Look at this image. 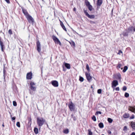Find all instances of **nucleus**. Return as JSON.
<instances>
[{"label": "nucleus", "instance_id": "obj_1", "mask_svg": "<svg viewBox=\"0 0 135 135\" xmlns=\"http://www.w3.org/2000/svg\"><path fill=\"white\" fill-rule=\"evenodd\" d=\"M45 122V119L43 118H37V122L39 129L41 128V127L44 124Z\"/></svg>", "mask_w": 135, "mask_h": 135}, {"label": "nucleus", "instance_id": "obj_2", "mask_svg": "<svg viewBox=\"0 0 135 135\" xmlns=\"http://www.w3.org/2000/svg\"><path fill=\"white\" fill-rule=\"evenodd\" d=\"M52 38L55 44H59L60 46L61 45V44L60 40L56 36L53 35L52 36Z\"/></svg>", "mask_w": 135, "mask_h": 135}, {"label": "nucleus", "instance_id": "obj_3", "mask_svg": "<svg viewBox=\"0 0 135 135\" xmlns=\"http://www.w3.org/2000/svg\"><path fill=\"white\" fill-rule=\"evenodd\" d=\"M30 88L31 90L33 91H35L36 90V87L35 86V84L33 82L31 81L30 83Z\"/></svg>", "mask_w": 135, "mask_h": 135}, {"label": "nucleus", "instance_id": "obj_4", "mask_svg": "<svg viewBox=\"0 0 135 135\" xmlns=\"http://www.w3.org/2000/svg\"><path fill=\"white\" fill-rule=\"evenodd\" d=\"M68 107L71 111H72L74 110L75 106L72 102H71L69 104Z\"/></svg>", "mask_w": 135, "mask_h": 135}, {"label": "nucleus", "instance_id": "obj_5", "mask_svg": "<svg viewBox=\"0 0 135 135\" xmlns=\"http://www.w3.org/2000/svg\"><path fill=\"white\" fill-rule=\"evenodd\" d=\"M28 22L30 23H33L34 22V20L33 18L30 15H29L26 17Z\"/></svg>", "mask_w": 135, "mask_h": 135}, {"label": "nucleus", "instance_id": "obj_6", "mask_svg": "<svg viewBox=\"0 0 135 135\" xmlns=\"http://www.w3.org/2000/svg\"><path fill=\"white\" fill-rule=\"evenodd\" d=\"M36 49L38 52H40L41 51V45L39 41L38 40L36 42Z\"/></svg>", "mask_w": 135, "mask_h": 135}, {"label": "nucleus", "instance_id": "obj_7", "mask_svg": "<svg viewBox=\"0 0 135 135\" xmlns=\"http://www.w3.org/2000/svg\"><path fill=\"white\" fill-rule=\"evenodd\" d=\"M118 85V82L117 80H114L112 82V87L113 88H114L117 86Z\"/></svg>", "mask_w": 135, "mask_h": 135}, {"label": "nucleus", "instance_id": "obj_8", "mask_svg": "<svg viewBox=\"0 0 135 135\" xmlns=\"http://www.w3.org/2000/svg\"><path fill=\"white\" fill-rule=\"evenodd\" d=\"M85 75L87 80L89 82L91 81V80L92 77L90 75V73L86 72Z\"/></svg>", "mask_w": 135, "mask_h": 135}, {"label": "nucleus", "instance_id": "obj_9", "mask_svg": "<svg viewBox=\"0 0 135 135\" xmlns=\"http://www.w3.org/2000/svg\"><path fill=\"white\" fill-rule=\"evenodd\" d=\"M32 74L31 72L27 73L26 75V79L28 80H31L32 78Z\"/></svg>", "mask_w": 135, "mask_h": 135}, {"label": "nucleus", "instance_id": "obj_10", "mask_svg": "<svg viewBox=\"0 0 135 135\" xmlns=\"http://www.w3.org/2000/svg\"><path fill=\"white\" fill-rule=\"evenodd\" d=\"M1 38L0 37V45L1 46L2 51L4 52V49L5 48V47L4 46L3 42L1 40Z\"/></svg>", "mask_w": 135, "mask_h": 135}, {"label": "nucleus", "instance_id": "obj_11", "mask_svg": "<svg viewBox=\"0 0 135 135\" xmlns=\"http://www.w3.org/2000/svg\"><path fill=\"white\" fill-rule=\"evenodd\" d=\"M51 83L52 85L54 87H57L58 86V82L56 80H53L52 81Z\"/></svg>", "mask_w": 135, "mask_h": 135}, {"label": "nucleus", "instance_id": "obj_12", "mask_svg": "<svg viewBox=\"0 0 135 135\" xmlns=\"http://www.w3.org/2000/svg\"><path fill=\"white\" fill-rule=\"evenodd\" d=\"M22 9L23 13L24 14L26 17V16L27 17L29 15V14L27 12L26 9L24 8L23 7H22Z\"/></svg>", "mask_w": 135, "mask_h": 135}, {"label": "nucleus", "instance_id": "obj_13", "mask_svg": "<svg viewBox=\"0 0 135 135\" xmlns=\"http://www.w3.org/2000/svg\"><path fill=\"white\" fill-rule=\"evenodd\" d=\"M127 30L129 32L133 31H135V28L132 26L129 27Z\"/></svg>", "mask_w": 135, "mask_h": 135}, {"label": "nucleus", "instance_id": "obj_14", "mask_svg": "<svg viewBox=\"0 0 135 135\" xmlns=\"http://www.w3.org/2000/svg\"><path fill=\"white\" fill-rule=\"evenodd\" d=\"M103 3L102 0H97V7L101 6Z\"/></svg>", "mask_w": 135, "mask_h": 135}, {"label": "nucleus", "instance_id": "obj_15", "mask_svg": "<svg viewBox=\"0 0 135 135\" xmlns=\"http://www.w3.org/2000/svg\"><path fill=\"white\" fill-rule=\"evenodd\" d=\"M128 110L132 112L135 113V108L133 107L129 106L128 107Z\"/></svg>", "mask_w": 135, "mask_h": 135}, {"label": "nucleus", "instance_id": "obj_16", "mask_svg": "<svg viewBox=\"0 0 135 135\" xmlns=\"http://www.w3.org/2000/svg\"><path fill=\"white\" fill-rule=\"evenodd\" d=\"M60 25L61 26V27H62V28L65 31H67V30H66V27H65V26L64 25V24H63L62 22V21H60Z\"/></svg>", "mask_w": 135, "mask_h": 135}, {"label": "nucleus", "instance_id": "obj_17", "mask_svg": "<svg viewBox=\"0 0 135 135\" xmlns=\"http://www.w3.org/2000/svg\"><path fill=\"white\" fill-rule=\"evenodd\" d=\"M132 128L133 129L135 128V123L134 122H131V124H130Z\"/></svg>", "mask_w": 135, "mask_h": 135}, {"label": "nucleus", "instance_id": "obj_18", "mask_svg": "<svg viewBox=\"0 0 135 135\" xmlns=\"http://www.w3.org/2000/svg\"><path fill=\"white\" fill-rule=\"evenodd\" d=\"M126 32H123V35L124 36H127L128 35V33L129 32H128L127 30H126Z\"/></svg>", "mask_w": 135, "mask_h": 135}, {"label": "nucleus", "instance_id": "obj_19", "mask_svg": "<svg viewBox=\"0 0 135 135\" xmlns=\"http://www.w3.org/2000/svg\"><path fill=\"white\" fill-rule=\"evenodd\" d=\"M65 66L68 69H70V64L67 63H65Z\"/></svg>", "mask_w": 135, "mask_h": 135}, {"label": "nucleus", "instance_id": "obj_20", "mask_svg": "<svg viewBox=\"0 0 135 135\" xmlns=\"http://www.w3.org/2000/svg\"><path fill=\"white\" fill-rule=\"evenodd\" d=\"M123 117L124 118H128L129 117V115L128 113H125L123 115Z\"/></svg>", "mask_w": 135, "mask_h": 135}, {"label": "nucleus", "instance_id": "obj_21", "mask_svg": "<svg viewBox=\"0 0 135 135\" xmlns=\"http://www.w3.org/2000/svg\"><path fill=\"white\" fill-rule=\"evenodd\" d=\"M34 131L36 134H37L38 133V129L36 127H35L34 129Z\"/></svg>", "mask_w": 135, "mask_h": 135}, {"label": "nucleus", "instance_id": "obj_22", "mask_svg": "<svg viewBox=\"0 0 135 135\" xmlns=\"http://www.w3.org/2000/svg\"><path fill=\"white\" fill-rule=\"evenodd\" d=\"M88 17L90 18L93 19L95 17V15H90L89 14L88 15Z\"/></svg>", "mask_w": 135, "mask_h": 135}, {"label": "nucleus", "instance_id": "obj_23", "mask_svg": "<svg viewBox=\"0 0 135 135\" xmlns=\"http://www.w3.org/2000/svg\"><path fill=\"white\" fill-rule=\"evenodd\" d=\"M71 45L74 47H75V44L74 42L73 41H71V42H70Z\"/></svg>", "mask_w": 135, "mask_h": 135}, {"label": "nucleus", "instance_id": "obj_24", "mask_svg": "<svg viewBox=\"0 0 135 135\" xmlns=\"http://www.w3.org/2000/svg\"><path fill=\"white\" fill-rule=\"evenodd\" d=\"M99 127L100 128H102L104 127V126L103 123L101 122L99 123L98 124Z\"/></svg>", "mask_w": 135, "mask_h": 135}, {"label": "nucleus", "instance_id": "obj_25", "mask_svg": "<svg viewBox=\"0 0 135 135\" xmlns=\"http://www.w3.org/2000/svg\"><path fill=\"white\" fill-rule=\"evenodd\" d=\"M128 67L127 66H125L124 68V69L123 70V73H125L126 70L128 69Z\"/></svg>", "mask_w": 135, "mask_h": 135}, {"label": "nucleus", "instance_id": "obj_26", "mask_svg": "<svg viewBox=\"0 0 135 135\" xmlns=\"http://www.w3.org/2000/svg\"><path fill=\"white\" fill-rule=\"evenodd\" d=\"M122 66V65L120 64L119 63H118V65L117 66V68L118 69H119V68H120Z\"/></svg>", "mask_w": 135, "mask_h": 135}, {"label": "nucleus", "instance_id": "obj_27", "mask_svg": "<svg viewBox=\"0 0 135 135\" xmlns=\"http://www.w3.org/2000/svg\"><path fill=\"white\" fill-rule=\"evenodd\" d=\"M69 132V131L68 129H65L63 131V132L65 134H68V133Z\"/></svg>", "mask_w": 135, "mask_h": 135}, {"label": "nucleus", "instance_id": "obj_28", "mask_svg": "<svg viewBox=\"0 0 135 135\" xmlns=\"http://www.w3.org/2000/svg\"><path fill=\"white\" fill-rule=\"evenodd\" d=\"M87 7L90 11H91L93 9V7L91 5H90Z\"/></svg>", "mask_w": 135, "mask_h": 135}, {"label": "nucleus", "instance_id": "obj_29", "mask_svg": "<svg viewBox=\"0 0 135 135\" xmlns=\"http://www.w3.org/2000/svg\"><path fill=\"white\" fill-rule=\"evenodd\" d=\"M71 117L72 118H73V120L74 121L76 120V118L75 116H74L73 115V114H71Z\"/></svg>", "mask_w": 135, "mask_h": 135}, {"label": "nucleus", "instance_id": "obj_30", "mask_svg": "<svg viewBox=\"0 0 135 135\" xmlns=\"http://www.w3.org/2000/svg\"><path fill=\"white\" fill-rule=\"evenodd\" d=\"M86 68L88 72H89L90 71L89 67L88 64H87L86 65Z\"/></svg>", "mask_w": 135, "mask_h": 135}, {"label": "nucleus", "instance_id": "obj_31", "mask_svg": "<svg viewBox=\"0 0 135 135\" xmlns=\"http://www.w3.org/2000/svg\"><path fill=\"white\" fill-rule=\"evenodd\" d=\"M84 80V78L83 77L80 76L79 80L81 82H83V81Z\"/></svg>", "mask_w": 135, "mask_h": 135}, {"label": "nucleus", "instance_id": "obj_32", "mask_svg": "<svg viewBox=\"0 0 135 135\" xmlns=\"http://www.w3.org/2000/svg\"><path fill=\"white\" fill-rule=\"evenodd\" d=\"M92 119L94 121H95L96 120V119L94 115H93L92 117Z\"/></svg>", "mask_w": 135, "mask_h": 135}, {"label": "nucleus", "instance_id": "obj_33", "mask_svg": "<svg viewBox=\"0 0 135 135\" xmlns=\"http://www.w3.org/2000/svg\"><path fill=\"white\" fill-rule=\"evenodd\" d=\"M124 96L125 97L127 98L129 97V94L128 93H126L124 94Z\"/></svg>", "mask_w": 135, "mask_h": 135}, {"label": "nucleus", "instance_id": "obj_34", "mask_svg": "<svg viewBox=\"0 0 135 135\" xmlns=\"http://www.w3.org/2000/svg\"><path fill=\"white\" fill-rule=\"evenodd\" d=\"M117 79L119 80H120L121 78V75H120L119 74L117 76Z\"/></svg>", "mask_w": 135, "mask_h": 135}, {"label": "nucleus", "instance_id": "obj_35", "mask_svg": "<svg viewBox=\"0 0 135 135\" xmlns=\"http://www.w3.org/2000/svg\"><path fill=\"white\" fill-rule=\"evenodd\" d=\"M108 122L110 123H112L113 121L112 119L111 118H108Z\"/></svg>", "mask_w": 135, "mask_h": 135}, {"label": "nucleus", "instance_id": "obj_36", "mask_svg": "<svg viewBox=\"0 0 135 135\" xmlns=\"http://www.w3.org/2000/svg\"><path fill=\"white\" fill-rule=\"evenodd\" d=\"M84 13L85 14V15L88 17V15H89V14L88 13V12H87L86 10H84Z\"/></svg>", "mask_w": 135, "mask_h": 135}, {"label": "nucleus", "instance_id": "obj_37", "mask_svg": "<svg viewBox=\"0 0 135 135\" xmlns=\"http://www.w3.org/2000/svg\"><path fill=\"white\" fill-rule=\"evenodd\" d=\"M8 32L9 33L10 35H11L12 34H13V33H12V30H11V29H9L8 31Z\"/></svg>", "mask_w": 135, "mask_h": 135}, {"label": "nucleus", "instance_id": "obj_38", "mask_svg": "<svg viewBox=\"0 0 135 135\" xmlns=\"http://www.w3.org/2000/svg\"><path fill=\"white\" fill-rule=\"evenodd\" d=\"M88 134L89 135H92V132L90 130L88 129Z\"/></svg>", "mask_w": 135, "mask_h": 135}, {"label": "nucleus", "instance_id": "obj_39", "mask_svg": "<svg viewBox=\"0 0 135 135\" xmlns=\"http://www.w3.org/2000/svg\"><path fill=\"white\" fill-rule=\"evenodd\" d=\"M32 122V119L31 117H30L28 119V123L31 124Z\"/></svg>", "mask_w": 135, "mask_h": 135}, {"label": "nucleus", "instance_id": "obj_40", "mask_svg": "<svg viewBox=\"0 0 135 135\" xmlns=\"http://www.w3.org/2000/svg\"><path fill=\"white\" fill-rule=\"evenodd\" d=\"M13 105L14 106H16L17 105L16 102L15 101H13Z\"/></svg>", "mask_w": 135, "mask_h": 135}, {"label": "nucleus", "instance_id": "obj_41", "mask_svg": "<svg viewBox=\"0 0 135 135\" xmlns=\"http://www.w3.org/2000/svg\"><path fill=\"white\" fill-rule=\"evenodd\" d=\"M85 3L87 7L90 5L89 2L88 1H87V2H86Z\"/></svg>", "mask_w": 135, "mask_h": 135}, {"label": "nucleus", "instance_id": "obj_42", "mask_svg": "<svg viewBox=\"0 0 135 135\" xmlns=\"http://www.w3.org/2000/svg\"><path fill=\"white\" fill-rule=\"evenodd\" d=\"M16 126L18 127H20V125L19 122H17Z\"/></svg>", "mask_w": 135, "mask_h": 135}, {"label": "nucleus", "instance_id": "obj_43", "mask_svg": "<svg viewBox=\"0 0 135 135\" xmlns=\"http://www.w3.org/2000/svg\"><path fill=\"white\" fill-rule=\"evenodd\" d=\"M127 126H124L123 128V130L124 131H127Z\"/></svg>", "mask_w": 135, "mask_h": 135}, {"label": "nucleus", "instance_id": "obj_44", "mask_svg": "<svg viewBox=\"0 0 135 135\" xmlns=\"http://www.w3.org/2000/svg\"><path fill=\"white\" fill-rule=\"evenodd\" d=\"M102 90L101 89H99L97 90V93L98 94H101L102 93Z\"/></svg>", "mask_w": 135, "mask_h": 135}, {"label": "nucleus", "instance_id": "obj_45", "mask_svg": "<svg viewBox=\"0 0 135 135\" xmlns=\"http://www.w3.org/2000/svg\"><path fill=\"white\" fill-rule=\"evenodd\" d=\"M121 53L123 54V52L121 50H119L118 51V52L117 53V54L120 55Z\"/></svg>", "mask_w": 135, "mask_h": 135}, {"label": "nucleus", "instance_id": "obj_46", "mask_svg": "<svg viewBox=\"0 0 135 135\" xmlns=\"http://www.w3.org/2000/svg\"><path fill=\"white\" fill-rule=\"evenodd\" d=\"M3 75H4V79H5V75H6V71L5 69H4L3 70Z\"/></svg>", "mask_w": 135, "mask_h": 135}, {"label": "nucleus", "instance_id": "obj_47", "mask_svg": "<svg viewBox=\"0 0 135 135\" xmlns=\"http://www.w3.org/2000/svg\"><path fill=\"white\" fill-rule=\"evenodd\" d=\"M127 87L126 86H124L123 88V91H126L127 89Z\"/></svg>", "mask_w": 135, "mask_h": 135}, {"label": "nucleus", "instance_id": "obj_48", "mask_svg": "<svg viewBox=\"0 0 135 135\" xmlns=\"http://www.w3.org/2000/svg\"><path fill=\"white\" fill-rule=\"evenodd\" d=\"M96 113L97 114H102V113L100 111H97L96 112Z\"/></svg>", "mask_w": 135, "mask_h": 135}, {"label": "nucleus", "instance_id": "obj_49", "mask_svg": "<svg viewBox=\"0 0 135 135\" xmlns=\"http://www.w3.org/2000/svg\"><path fill=\"white\" fill-rule=\"evenodd\" d=\"M115 90L116 91H119V87H117L115 88Z\"/></svg>", "mask_w": 135, "mask_h": 135}, {"label": "nucleus", "instance_id": "obj_50", "mask_svg": "<svg viewBox=\"0 0 135 135\" xmlns=\"http://www.w3.org/2000/svg\"><path fill=\"white\" fill-rule=\"evenodd\" d=\"M7 3L8 4L10 3V1L9 0H5Z\"/></svg>", "mask_w": 135, "mask_h": 135}, {"label": "nucleus", "instance_id": "obj_51", "mask_svg": "<svg viewBox=\"0 0 135 135\" xmlns=\"http://www.w3.org/2000/svg\"><path fill=\"white\" fill-rule=\"evenodd\" d=\"M134 118V115H132L130 117V119H132Z\"/></svg>", "mask_w": 135, "mask_h": 135}, {"label": "nucleus", "instance_id": "obj_52", "mask_svg": "<svg viewBox=\"0 0 135 135\" xmlns=\"http://www.w3.org/2000/svg\"><path fill=\"white\" fill-rule=\"evenodd\" d=\"M89 22L90 23H93V24H95V22L93 21H89Z\"/></svg>", "mask_w": 135, "mask_h": 135}, {"label": "nucleus", "instance_id": "obj_53", "mask_svg": "<svg viewBox=\"0 0 135 135\" xmlns=\"http://www.w3.org/2000/svg\"><path fill=\"white\" fill-rule=\"evenodd\" d=\"M16 117H15L12 118V120H14L15 119Z\"/></svg>", "mask_w": 135, "mask_h": 135}, {"label": "nucleus", "instance_id": "obj_54", "mask_svg": "<svg viewBox=\"0 0 135 135\" xmlns=\"http://www.w3.org/2000/svg\"><path fill=\"white\" fill-rule=\"evenodd\" d=\"M108 134H110L111 133V132L110 131L108 130Z\"/></svg>", "mask_w": 135, "mask_h": 135}, {"label": "nucleus", "instance_id": "obj_55", "mask_svg": "<svg viewBox=\"0 0 135 135\" xmlns=\"http://www.w3.org/2000/svg\"><path fill=\"white\" fill-rule=\"evenodd\" d=\"M76 8L75 7H74L73 9V11L75 12L76 11Z\"/></svg>", "mask_w": 135, "mask_h": 135}, {"label": "nucleus", "instance_id": "obj_56", "mask_svg": "<svg viewBox=\"0 0 135 135\" xmlns=\"http://www.w3.org/2000/svg\"><path fill=\"white\" fill-rule=\"evenodd\" d=\"M130 135H135V133L133 132Z\"/></svg>", "mask_w": 135, "mask_h": 135}, {"label": "nucleus", "instance_id": "obj_57", "mask_svg": "<svg viewBox=\"0 0 135 135\" xmlns=\"http://www.w3.org/2000/svg\"><path fill=\"white\" fill-rule=\"evenodd\" d=\"M4 123L3 122V124H2V126L3 127H4Z\"/></svg>", "mask_w": 135, "mask_h": 135}, {"label": "nucleus", "instance_id": "obj_58", "mask_svg": "<svg viewBox=\"0 0 135 135\" xmlns=\"http://www.w3.org/2000/svg\"><path fill=\"white\" fill-rule=\"evenodd\" d=\"M113 9H112V13H113Z\"/></svg>", "mask_w": 135, "mask_h": 135}, {"label": "nucleus", "instance_id": "obj_59", "mask_svg": "<svg viewBox=\"0 0 135 135\" xmlns=\"http://www.w3.org/2000/svg\"><path fill=\"white\" fill-rule=\"evenodd\" d=\"M93 88V86H91V88Z\"/></svg>", "mask_w": 135, "mask_h": 135}, {"label": "nucleus", "instance_id": "obj_60", "mask_svg": "<svg viewBox=\"0 0 135 135\" xmlns=\"http://www.w3.org/2000/svg\"><path fill=\"white\" fill-rule=\"evenodd\" d=\"M123 69V68H121V69Z\"/></svg>", "mask_w": 135, "mask_h": 135}, {"label": "nucleus", "instance_id": "obj_61", "mask_svg": "<svg viewBox=\"0 0 135 135\" xmlns=\"http://www.w3.org/2000/svg\"><path fill=\"white\" fill-rule=\"evenodd\" d=\"M102 135H104V134H102Z\"/></svg>", "mask_w": 135, "mask_h": 135}]
</instances>
